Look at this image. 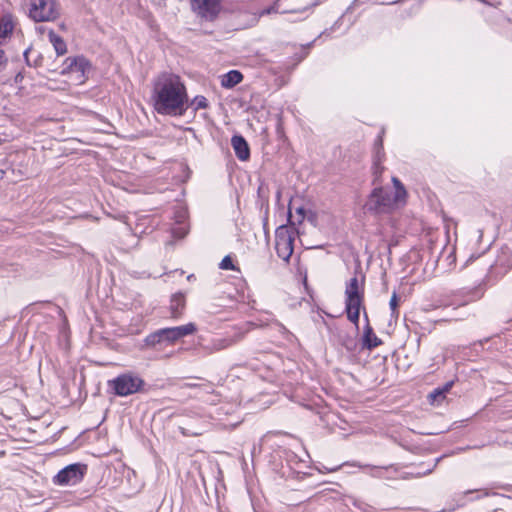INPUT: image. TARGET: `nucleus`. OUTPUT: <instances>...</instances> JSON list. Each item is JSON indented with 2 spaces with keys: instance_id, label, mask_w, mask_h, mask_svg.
I'll return each instance as SVG.
<instances>
[{
  "instance_id": "nucleus-1",
  "label": "nucleus",
  "mask_w": 512,
  "mask_h": 512,
  "mask_svg": "<svg viewBox=\"0 0 512 512\" xmlns=\"http://www.w3.org/2000/svg\"><path fill=\"white\" fill-rule=\"evenodd\" d=\"M152 99L161 115L182 116L188 109V94L181 78L162 73L154 81Z\"/></svg>"
},
{
  "instance_id": "nucleus-2",
  "label": "nucleus",
  "mask_w": 512,
  "mask_h": 512,
  "mask_svg": "<svg viewBox=\"0 0 512 512\" xmlns=\"http://www.w3.org/2000/svg\"><path fill=\"white\" fill-rule=\"evenodd\" d=\"M394 192L387 188L377 187L370 193L364 209L366 212L381 215L389 214L406 203L407 191L397 177L392 178Z\"/></svg>"
},
{
  "instance_id": "nucleus-3",
  "label": "nucleus",
  "mask_w": 512,
  "mask_h": 512,
  "mask_svg": "<svg viewBox=\"0 0 512 512\" xmlns=\"http://www.w3.org/2000/svg\"><path fill=\"white\" fill-rule=\"evenodd\" d=\"M364 300V279L352 277L345 287V310L349 321L358 326L360 309Z\"/></svg>"
},
{
  "instance_id": "nucleus-4",
  "label": "nucleus",
  "mask_w": 512,
  "mask_h": 512,
  "mask_svg": "<svg viewBox=\"0 0 512 512\" xmlns=\"http://www.w3.org/2000/svg\"><path fill=\"white\" fill-rule=\"evenodd\" d=\"M211 419L202 409L189 410L181 417L178 428L183 436H200L212 425Z\"/></svg>"
},
{
  "instance_id": "nucleus-5",
  "label": "nucleus",
  "mask_w": 512,
  "mask_h": 512,
  "mask_svg": "<svg viewBox=\"0 0 512 512\" xmlns=\"http://www.w3.org/2000/svg\"><path fill=\"white\" fill-rule=\"evenodd\" d=\"M28 17L34 22H53L60 17L58 0H25Z\"/></svg>"
},
{
  "instance_id": "nucleus-6",
  "label": "nucleus",
  "mask_w": 512,
  "mask_h": 512,
  "mask_svg": "<svg viewBox=\"0 0 512 512\" xmlns=\"http://www.w3.org/2000/svg\"><path fill=\"white\" fill-rule=\"evenodd\" d=\"M143 384V380L133 373L121 374L108 382L109 387L114 393L121 397L138 392Z\"/></svg>"
},
{
  "instance_id": "nucleus-7",
  "label": "nucleus",
  "mask_w": 512,
  "mask_h": 512,
  "mask_svg": "<svg viewBox=\"0 0 512 512\" xmlns=\"http://www.w3.org/2000/svg\"><path fill=\"white\" fill-rule=\"evenodd\" d=\"M91 71V64L84 56L68 57L61 73L71 75L77 84H83Z\"/></svg>"
},
{
  "instance_id": "nucleus-8",
  "label": "nucleus",
  "mask_w": 512,
  "mask_h": 512,
  "mask_svg": "<svg viewBox=\"0 0 512 512\" xmlns=\"http://www.w3.org/2000/svg\"><path fill=\"white\" fill-rule=\"evenodd\" d=\"M294 229L281 225L275 231V249L279 258L288 261L294 249Z\"/></svg>"
},
{
  "instance_id": "nucleus-9",
  "label": "nucleus",
  "mask_w": 512,
  "mask_h": 512,
  "mask_svg": "<svg viewBox=\"0 0 512 512\" xmlns=\"http://www.w3.org/2000/svg\"><path fill=\"white\" fill-rule=\"evenodd\" d=\"M191 6L199 17L208 21L214 20L221 10L219 0H191Z\"/></svg>"
},
{
  "instance_id": "nucleus-10",
  "label": "nucleus",
  "mask_w": 512,
  "mask_h": 512,
  "mask_svg": "<svg viewBox=\"0 0 512 512\" xmlns=\"http://www.w3.org/2000/svg\"><path fill=\"white\" fill-rule=\"evenodd\" d=\"M84 472V465L71 464L60 470L54 480L60 485H75L82 480Z\"/></svg>"
},
{
  "instance_id": "nucleus-11",
  "label": "nucleus",
  "mask_w": 512,
  "mask_h": 512,
  "mask_svg": "<svg viewBox=\"0 0 512 512\" xmlns=\"http://www.w3.org/2000/svg\"><path fill=\"white\" fill-rule=\"evenodd\" d=\"M321 0H277L275 9L283 8V13L298 14L318 5Z\"/></svg>"
},
{
  "instance_id": "nucleus-12",
  "label": "nucleus",
  "mask_w": 512,
  "mask_h": 512,
  "mask_svg": "<svg viewBox=\"0 0 512 512\" xmlns=\"http://www.w3.org/2000/svg\"><path fill=\"white\" fill-rule=\"evenodd\" d=\"M196 330H197V328H196L195 324H193V323H188V324L177 326V327L161 329L163 338H164V342H166L168 344H173L177 340H179L185 336L193 334L194 332H196Z\"/></svg>"
},
{
  "instance_id": "nucleus-13",
  "label": "nucleus",
  "mask_w": 512,
  "mask_h": 512,
  "mask_svg": "<svg viewBox=\"0 0 512 512\" xmlns=\"http://www.w3.org/2000/svg\"><path fill=\"white\" fill-rule=\"evenodd\" d=\"M243 338L242 333H237L233 336L217 337L212 339L208 345L205 346V350L209 353L218 352L227 349Z\"/></svg>"
},
{
  "instance_id": "nucleus-14",
  "label": "nucleus",
  "mask_w": 512,
  "mask_h": 512,
  "mask_svg": "<svg viewBox=\"0 0 512 512\" xmlns=\"http://www.w3.org/2000/svg\"><path fill=\"white\" fill-rule=\"evenodd\" d=\"M16 26V19L11 14H5L0 19V45H4L10 39Z\"/></svg>"
},
{
  "instance_id": "nucleus-15",
  "label": "nucleus",
  "mask_w": 512,
  "mask_h": 512,
  "mask_svg": "<svg viewBox=\"0 0 512 512\" xmlns=\"http://www.w3.org/2000/svg\"><path fill=\"white\" fill-rule=\"evenodd\" d=\"M231 145L236 156L241 161H246L250 157V150L247 141L241 135H234L231 139Z\"/></svg>"
},
{
  "instance_id": "nucleus-16",
  "label": "nucleus",
  "mask_w": 512,
  "mask_h": 512,
  "mask_svg": "<svg viewBox=\"0 0 512 512\" xmlns=\"http://www.w3.org/2000/svg\"><path fill=\"white\" fill-rule=\"evenodd\" d=\"M185 308V296L182 293L172 295L170 300V313L171 317L179 318Z\"/></svg>"
},
{
  "instance_id": "nucleus-17",
  "label": "nucleus",
  "mask_w": 512,
  "mask_h": 512,
  "mask_svg": "<svg viewBox=\"0 0 512 512\" xmlns=\"http://www.w3.org/2000/svg\"><path fill=\"white\" fill-rule=\"evenodd\" d=\"M306 217V211L302 206L294 207V204L290 202L288 211V221L291 226L301 224Z\"/></svg>"
},
{
  "instance_id": "nucleus-18",
  "label": "nucleus",
  "mask_w": 512,
  "mask_h": 512,
  "mask_svg": "<svg viewBox=\"0 0 512 512\" xmlns=\"http://www.w3.org/2000/svg\"><path fill=\"white\" fill-rule=\"evenodd\" d=\"M243 79V75L237 70H231L223 75L221 84L225 88H232L239 84Z\"/></svg>"
},
{
  "instance_id": "nucleus-19",
  "label": "nucleus",
  "mask_w": 512,
  "mask_h": 512,
  "mask_svg": "<svg viewBox=\"0 0 512 512\" xmlns=\"http://www.w3.org/2000/svg\"><path fill=\"white\" fill-rule=\"evenodd\" d=\"M358 466L363 469H369V474L375 478H390L388 473L393 468L392 466H370V465H358Z\"/></svg>"
},
{
  "instance_id": "nucleus-20",
  "label": "nucleus",
  "mask_w": 512,
  "mask_h": 512,
  "mask_svg": "<svg viewBox=\"0 0 512 512\" xmlns=\"http://www.w3.org/2000/svg\"><path fill=\"white\" fill-rule=\"evenodd\" d=\"M49 40L53 45L57 55H64L67 52L65 41L54 31L49 32Z\"/></svg>"
},
{
  "instance_id": "nucleus-21",
  "label": "nucleus",
  "mask_w": 512,
  "mask_h": 512,
  "mask_svg": "<svg viewBox=\"0 0 512 512\" xmlns=\"http://www.w3.org/2000/svg\"><path fill=\"white\" fill-rule=\"evenodd\" d=\"M364 345L369 349L375 348L381 344L380 339L374 334L372 328L367 325L364 329Z\"/></svg>"
},
{
  "instance_id": "nucleus-22",
  "label": "nucleus",
  "mask_w": 512,
  "mask_h": 512,
  "mask_svg": "<svg viewBox=\"0 0 512 512\" xmlns=\"http://www.w3.org/2000/svg\"><path fill=\"white\" fill-rule=\"evenodd\" d=\"M383 157H384V153H383V147H382V139H381V137H379L378 144L376 147L375 158H374V168H375L376 174H381L383 171V167L380 166V164L383 160Z\"/></svg>"
},
{
  "instance_id": "nucleus-23",
  "label": "nucleus",
  "mask_w": 512,
  "mask_h": 512,
  "mask_svg": "<svg viewBox=\"0 0 512 512\" xmlns=\"http://www.w3.org/2000/svg\"><path fill=\"white\" fill-rule=\"evenodd\" d=\"M144 343L148 347H155L158 344L164 343V338L161 329L149 334L144 339Z\"/></svg>"
},
{
  "instance_id": "nucleus-24",
  "label": "nucleus",
  "mask_w": 512,
  "mask_h": 512,
  "mask_svg": "<svg viewBox=\"0 0 512 512\" xmlns=\"http://www.w3.org/2000/svg\"><path fill=\"white\" fill-rule=\"evenodd\" d=\"M444 399H445V396H444L443 392L440 391L439 388H436L428 395V400L433 405L434 404L439 405L440 403H442L444 401Z\"/></svg>"
},
{
  "instance_id": "nucleus-25",
  "label": "nucleus",
  "mask_w": 512,
  "mask_h": 512,
  "mask_svg": "<svg viewBox=\"0 0 512 512\" xmlns=\"http://www.w3.org/2000/svg\"><path fill=\"white\" fill-rule=\"evenodd\" d=\"M398 305H399L398 296H397L396 292H394L389 301L391 317H393V318H398V315H399Z\"/></svg>"
},
{
  "instance_id": "nucleus-26",
  "label": "nucleus",
  "mask_w": 512,
  "mask_h": 512,
  "mask_svg": "<svg viewBox=\"0 0 512 512\" xmlns=\"http://www.w3.org/2000/svg\"><path fill=\"white\" fill-rule=\"evenodd\" d=\"M191 105L194 110L205 109L208 107V101L204 96L198 95L192 100Z\"/></svg>"
},
{
  "instance_id": "nucleus-27",
  "label": "nucleus",
  "mask_w": 512,
  "mask_h": 512,
  "mask_svg": "<svg viewBox=\"0 0 512 512\" xmlns=\"http://www.w3.org/2000/svg\"><path fill=\"white\" fill-rule=\"evenodd\" d=\"M223 270H237L230 256H225L219 264Z\"/></svg>"
},
{
  "instance_id": "nucleus-28",
  "label": "nucleus",
  "mask_w": 512,
  "mask_h": 512,
  "mask_svg": "<svg viewBox=\"0 0 512 512\" xmlns=\"http://www.w3.org/2000/svg\"><path fill=\"white\" fill-rule=\"evenodd\" d=\"M188 230L186 226H180L178 228H173L172 233L176 238H183L187 234Z\"/></svg>"
},
{
  "instance_id": "nucleus-29",
  "label": "nucleus",
  "mask_w": 512,
  "mask_h": 512,
  "mask_svg": "<svg viewBox=\"0 0 512 512\" xmlns=\"http://www.w3.org/2000/svg\"><path fill=\"white\" fill-rule=\"evenodd\" d=\"M185 218H186V210L184 208H180V210L177 212V215H176V222L181 225V224H183Z\"/></svg>"
},
{
  "instance_id": "nucleus-30",
  "label": "nucleus",
  "mask_w": 512,
  "mask_h": 512,
  "mask_svg": "<svg viewBox=\"0 0 512 512\" xmlns=\"http://www.w3.org/2000/svg\"><path fill=\"white\" fill-rule=\"evenodd\" d=\"M276 7V2L269 8L265 9L262 14H271V13H281V14H284L283 13V8L281 9H275Z\"/></svg>"
},
{
  "instance_id": "nucleus-31",
  "label": "nucleus",
  "mask_w": 512,
  "mask_h": 512,
  "mask_svg": "<svg viewBox=\"0 0 512 512\" xmlns=\"http://www.w3.org/2000/svg\"><path fill=\"white\" fill-rule=\"evenodd\" d=\"M453 386V382H447L443 387H439L440 391L443 392L444 396L450 391Z\"/></svg>"
},
{
  "instance_id": "nucleus-32",
  "label": "nucleus",
  "mask_w": 512,
  "mask_h": 512,
  "mask_svg": "<svg viewBox=\"0 0 512 512\" xmlns=\"http://www.w3.org/2000/svg\"><path fill=\"white\" fill-rule=\"evenodd\" d=\"M6 62H7V59H6L4 51L0 50V71L6 65Z\"/></svg>"
},
{
  "instance_id": "nucleus-33",
  "label": "nucleus",
  "mask_w": 512,
  "mask_h": 512,
  "mask_svg": "<svg viewBox=\"0 0 512 512\" xmlns=\"http://www.w3.org/2000/svg\"><path fill=\"white\" fill-rule=\"evenodd\" d=\"M31 52V49L28 48L24 51V58H25V61L26 63L29 65V66H32V64L30 63V60H29V53Z\"/></svg>"
},
{
  "instance_id": "nucleus-34",
  "label": "nucleus",
  "mask_w": 512,
  "mask_h": 512,
  "mask_svg": "<svg viewBox=\"0 0 512 512\" xmlns=\"http://www.w3.org/2000/svg\"><path fill=\"white\" fill-rule=\"evenodd\" d=\"M488 495H489V493H488V492H484V493L481 495V497H482V496H488ZM478 498H480V496H478Z\"/></svg>"
}]
</instances>
